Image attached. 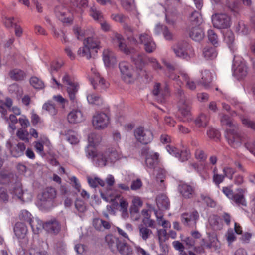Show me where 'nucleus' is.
Masks as SVG:
<instances>
[{"label":"nucleus","instance_id":"obj_49","mask_svg":"<svg viewBox=\"0 0 255 255\" xmlns=\"http://www.w3.org/2000/svg\"><path fill=\"white\" fill-rule=\"evenodd\" d=\"M177 18V13L174 11L171 12L169 11H166L165 15V19L166 23L171 25H174Z\"/></svg>","mask_w":255,"mask_h":255},{"label":"nucleus","instance_id":"obj_30","mask_svg":"<svg viewBox=\"0 0 255 255\" xmlns=\"http://www.w3.org/2000/svg\"><path fill=\"white\" fill-rule=\"evenodd\" d=\"M179 111L183 116L187 117L190 115V103L189 100L183 101L181 100V102H178Z\"/></svg>","mask_w":255,"mask_h":255},{"label":"nucleus","instance_id":"obj_60","mask_svg":"<svg viewBox=\"0 0 255 255\" xmlns=\"http://www.w3.org/2000/svg\"><path fill=\"white\" fill-rule=\"evenodd\" d=\"M208 238L209 243L206 245L208 248H211L212 247L216 246L218 240L215 234L208 233Z\"/></svg>","mask_w":255,"mask_h":255},{"label":"nucleus","instance_id":"obj_63","mask_svg":"<svg viewBox=\"0 0 255 255\" xmlns=\"http://www.w3.org/2000/svg\"><path fill=\"white\" fill-rule=\"evenodd\" d=\"M207 135L210 138L218 139L220 136V132L214 128H210L207 131Z\"/></svg>","mask_w":255,"mask_h":255},{"label":"nucleus","instance_id":"obj_22","mask_svg":"<svg viewBox=\"0 0 255 255\" xmlns=\"http://www.w3.org/2000/svg\"><path fill=\"white\" fill-rule=\"evenodd\" d=\"M112 40L114 44L117 45L121 51L127 54L129 53V51L125 43L124 39L122 35L118 33H114Z\"/></svg>","mask_w":255,"mask_h":255},{"label":"nucleus","instance_id":"obj_19","mask_svg":"<svg viewBox=\"0 0 255 255\" xmlns=\"http://www.w3.org/2000/svg\"><path fill=\"white\" fill-rule=\"evenodd\" d=\"M9 192L12 195L13 198H19L24 190L22 189V185L20 179L17 176V180H15L9 189Z\"/></svg>","mask_w":255,"mask_h":255},{"label":"nucleus","instance_id":"obj_15","mask_svg":"<svg viewBox=\"0 0 255 255\" xmlns=\"http://www.w3.org/2000/svg\"><path fill=\"white\" fill-rule=\"evenodd\" d=\"M91 71L94 75L93 77L90 78V80L93 88L97 90H104L107 88L109 84L106 82L103 78L100 77L99 73L95 69L91 68Z\"/></svg>","mask_w":255,"mask_h":255},{"label":"nucleus","instance_id":"obj_32","mask_svg":"<svg viewBox=\"0 0 255 255\" xmlns=\"http://www.w3.org/2000/svg\"><path fill=\"white\" fill-rule=\"evenodd\" d=\"M105 241L108 245L109 248L113 252L117 251V249L121 242L117 238L110 235L106 236Z\"/></svg>","mask_w":255,"mask_h":255},{"label":"nucleus","instance_id":"obj_55","mask_svg":"<svg viewBox=\"0 0 255 255\" xmlns=\"http://www.w3.org/2000/svg\"><path fill=\"white\" fill-rule=\"evenodd\" d=\"M30 255H48L46 251H41L35 244H33L29 250Z\"/></svg>","mask_w":255,"mask_h":255},{"label":"nucleus","instance_id":"obj_8","mask_svg":"<svg viewBox=\"0 0 255 255\" xmlns=\"http://www.w3.org/2000/svg\"><path fill=\"white\" fill-rule=\"evenodd\" d=\"M152 93L157 102L161 103H164L169 95L168 85L166 83L163 85L157 83L154 86Z\"/></svg>","mask_w":255,"mask_h":255},{"label":"nucleus","instance_id":"obj_41","mask_svg":"<svg viewBox=\"0 0 255 255\" xmlns=\"http://www.w3.org/2000/svg\"><path fill=\"white\" fill-rule=\"evenodd\" d=\"M89 144L87 148L89 147H94L98 145L101 141V137L100 135L92 133L88 136Z\"/></svg>","mask_w":255,"mask_h":255},{"label":"nucleus","instance_id":"obj_20","mask_svg":"<svg viewBox=\"0 0 255 255\" xmlns=\"http://www.w3.org/2000/svg\"><path fill=\"white\" fill-rule=\"evenodd\" d=\"M68 121L71 124L81 122L84 120L83 114L78 109H73L67 115Z\"/></svg>","mask_w":255,"mask_h":255},{"label":"nucleus","instance_id":"obj_37","mask_svg":"<svg viewBox=\"0 0 255 255\" xmlns=\"http://www.w3.org/2000/svg\"><path fill=\"white\" fill-rule=\"evenodd\" d=\"M117 251L122 255H130L133 253V250L131 246L126 243L122 242L121 241L120 243Z\"/></svg>","mask_w":255,"mask_h":255},{"label":"nucleus","instance_id":"obj_58","mask_svg":"<svg viewBox=\"0 0 255 255\" xmlns=\"http://www.w3.org/2000/svg\"><path fill=\"white\" fill-rule=\"evenodd\" d=\"M208 38L210 42L215 46H217L218 44V38L217 34L213 30H208Z\"/></svg>","mask_w":255,"mask_h":255},{"label":"nucleus","instance_id":"obj_25","mask_svg":"<svg viewBox=\"0 0 255 255\" xmlns=\"http://www.w3.org/2000/svg\"><path fill=\"white\" fill-rule=\"evenodd\" d=\"M156 202L160 210H167L169 208L170 201L165 194H162L158 195L156 198Z\"/></svg>","mask_w":255,"mask_h":255},{"label":"nucleus","instance_id":"obj_44","mask_svg":"<svg viewBox=\"0 0 255 255\" xmlns=\"http://www.w3.org/2000/svg\"><path fill=\"white\" fill-rule=\"evenodd\" d=\"M88 182L90 187L92 188H96L98 185L102 187L105 185L104 181L96 176H89Z\"/></svg>","mask_w":255,"mask_h":255},{"label":"nucleus","instance_id":"obj_47","mask_svg":"<svg viewBox=\"0 0 255 255\" xmlns=\"http://www.w3.org/2000/svg\"><path fill=\"white\" fill-rule=\"evenodd\" d=\"M220 123L222 126H226L229 129L236 128V126L232 123L230 117L226 115H223L220 117Z\"/></svg>","mask_w":255,"mask_h":255},{"label":"nucleus","instance_id":"obj_33","mask_svg":"<svg viewBox=\"0 0 255 255\" xmlns=\"http://www.w3.org/2000/svg\"><path fill=\"white\" fill-rule=\"evenodd\" d=\"M19 218L20 220L27 222L30 225L32 230L34 231V224L31 214L25 209L21 210L19 214Z\"/></svg>","mask_w":255,"mask_h":255},{"label":"nucleus","instance_id":"obj_42","mask_svg":"<svg viewBox=\"0 0 255 255\" xmlns=\"http://www.w3.org/2000/svg\"><path fill=\"white\" fill-rule=\"evenodd\" d=\"M42 109L52 116L56 115L57 113L55 105L50 101L43 104Z\"/></svg>","mask_w":255,"mask_h":255},{"label":"nucleus","instance_id":"obj_11","mask_svg":"<svg viewBox=\"0 0 255 255\" xmlns=\"http://www.w3.org/2000/svg\"><path fill=\"white\" fill-rule=\"evenodd\" d=\"M133 39L137 43L143 44L144 49L147 53H152L156 49V44L154 42L152 37L146 33H143L139 35L138 41L134 38Z\"/></svg>","mask_w":255,"mask_h":255},{"label":"nucleus","instance_id":"obj_53","mask_svg":"<svg viewBox=\"0 0 255 255\" xmlns=\"http://www.w3.org/2000/svg\"><path fill=\"white\" fill-rule=\"evenodd\" d=\"M30 84L35 89H42L44 87L43 82L37 77H32L30 80Z\"/></svg>","mask_w":255,"mask_h":255},{"label":"nucleus","instance_id":"obj_1","mask_svg":"<svg viewBox=\"0 0 255 255\" xmlns=\"http://www.w3.org/2000/svg\"><path fill=\"white\" fill-rule=\"evenodd\" d=\"M87 156L93 158L94 164L97 167H103L108 165L109 163H112L119 160L121 158V154L119 151L114 148H109L104 152H100L95 153L93 150L90 152L86 151Z\"/></svg>","mask_w":255,"mask_h":255},{"label":"nucleus","instance_id":"obj_52","mask_svg":"<svg viewBox=\"0 0 255 255\" xmlns=\"http://www.w3.org/2000/svg\"><path fill=\"white\" fill-rule=\"evenodd\" d=\"M90 15L95 20L99 22L103 19V15L96 7L92 6L90 9Z\"/></svg>","mask_w":255,"mask_h":255},{"label":"nucleus","instance_id":"obj_5","mask_svg":"<svg viewBox=\"0 0 255 255\" xmlns=\"http://www.w3.org/2000/svg\"><path fill=\"white\" fill-rule=\"evenodd\" d=\"M121 78L123 80L128 84L132 83L136 77L134 75V71L132 66L128 62L123 61L119 64Z\"/></svg>","mask_w":255,"mask_h":255},{"label":"nucleus","instance_id":"obj_31","mask_svg":"<svg viewBox=\"0 0 255 255\" xmlns=\"http://www.w3.org/2000/svg\"><path fill=\"white\" fill-rule=\"evenodd\" d=\"M93 226L95 229L100 231H103L105 229H109L111 228V224L109 222L99 218L93 219Z\"/></svg>","mask_w":255,"mask_h":255},{"label":"nucleus","instance_id":"obj_27","mask_svg":"<svg viewBox=\"0 0 255 255\" xmlns=\"http://www.w3.org/2000/svg\"><path fill=\"white\" fill-rule=\"evenodd\" d=\"M178 190L185 198H191L194 194L192 187L186 183H181L179 185Z\"/></svg>","mask_w":255,"mask_h":255},{"label":"nucleus","instance_id":"obj_18","mask_svg":"<svg viewBox=\"0 0 255 255\" xmlns=\"http://www.w3.org/2000/svg\"><path fill=\"white\" fill-rule=\"evenodd\" d=\"M44 229L47 232L52 234H58L61 229V225L59 222L55 219L49 220L42 225Z\"/></svg>","mask_w":255,"mask_h":255},{"label":"nucleus","instance_id":"obj_38","mask_svg":"<svg viewBox=\"0 0 255 255\" xmlns=\"http://www.w3.org/2000/svg\"><path fill=\"white\" fill-rule=\"evenodd\" d=\"M212 81V76L209 71L206 70L202 72V77L199 83L206 88L209 86Z\"/></svg>","mask_w":255,"mask_h":255},{"label":"nucleus","instance_id":"obj_4","mask_svg":"<svg viewBox=\"0 0 255 255\" xmlns=\"http://www.w3.org/2000/svg\"><path fill=\"white\" fill-rule=\"evenodd\" d=\"M159 154L157 153H146L145 163L149 168L154 169V174L157 175H164L168 173V172L162 166H157L158 162Z\"/></svg>","mask_w":255,"mask_h":255},{"label":"nucleus","instance_id":"obj_61","mask_svg":"<svg viewBox=\"0 0 255 255\" xmlns=\"http://www.w3.org/2000/svg\"><path fill=\"white\" fill-rule=\"evenodd\" d=\"M138 76L144 78L147 82L150 81L152 78L151 74L142 68L138 69Z\"/></svg>","mask_w":255,"mask_h":255},{"label":"nucleus","instance_id":"obj_39","mask_svg":"<svg viewBox=\"0 0 255 255\" xmlns=\"http://www.w3.org/2000/svg\"><path fill=\"white\" fill-rule=\"evenodd\" d=\"M138 229L139 236L144 241H146L153 233L151 230L143 225H140L138 226Z\"/></svg>","mask_w":255,"mask_h":255},{"label":"nucleus","instance_id":"obj_9","mask_svg":"<svg viewBox=\"0 0 255 255\" xmlns=\"http://www.w3.org/2000/svg\"><path fill=\"white\" fill-rule=\"evenodd\" d=\"M224 194L230 200H232L238 205L246 206V202L244 197L243 191L241 189H238V192H233L227 187H223L222 189Z\"/></svg>","mask_w":255,"mask_h":255},{"label":"nucleus","instance_id":"obj_21","mask_svg":"<svg viewBox=\"0 0 255 255\" xmlns=\"http://www.w3.org/2000/svg\"><path fill=\"white\" fill-rule=\"evenodd\" d=\"M103 60L107 67H111L116 63L114 53L109 49H105L103 52Z\"/></svg>","mask_w":255,"mask_h":255},{"label":"nucleus","instance_id":"obj_56","mask_svg":"<svg viewBox=\"0 0 255 255\" xmlns=\"http://www.w3.org/2000/svg\"><path fill=\"white\" fill-rule=\"evenodd\" d=\"M122 5L128 11H132L135 8L134 0H122Z\"/></svg>","mask_w":255,"mask_h":255},{"label":"nucleus","instance_id":"obj_40","mask_svg":"<svg viewBox=\"0 0 255 255\" xmlns=\"http://www.w3.org/2000/svg\"><path fill=\"white\" fill-rule=\"evenodd\" d=\"M189 20L192 25L198 26L202 23V18L198 11H194L191 14Z\"/></svg>","mask_w":255,"mask_h":255},{"label":"nucleus","instance_id":"obj_34","mask_svg":"<svg viewBox=\"0 0 255 255\" xmlns=\"http://www.w3.org/2000/svg\"><path fill=\"white\" fill-rule=\"evenodd\" d=\"M67 9L61 6L56 7L55 12L57 17L63 23H69L70 19L67 17Z\"/></svg>","mask_w":255,"mask_h":255},{"label":"nucleus","instance_id":"obj_23","mask_svg":"<svg viewBox=\"0 0 255 255\" xmlns=\"http://www.w3.org/2000/svg\"><path fill=\"white\" fill-rule=\"evenodd\" d=\"M8 147L10 148V152L12 156L18 157L22 155L25 150V145L22 142H19L12 147L10 143H7Z\"/></svg>","mask_w":255,"mask_h":255},{"label":"nucleus","instance_id":"obj_51","mask_svg":"<svg viewBox=\"0 0 255 255\" xmlns=\"http://www.w3.org/2000/svg\"><path fill=\"white\" fill-rule=\"evenodd\" d=\"M209 119L204 114H201L195 120L196 125L199 127H205L208 123Z\"/></svg>","mask_w":255,"mask_h":255},{"label":"nucleus","instance_id":"obj_17","mask_svg":"<svg viewBox=\"0 0 255 255\" xmlns=\"http://www.w3.org/2000/svg\"><path fill=\"white\" fill-rule=\"evenodd\" d=\"M199 217V215L197 211H194L191 213H184L181 216L182 222L186 226L196 228Z\"/></svg>","mask_w":255,"mask_h":255},{"label":"nucleus","instance_id":"obj_2","mask_svg":"<svg viewBox=\"0 0 255 255\" xmlns=\"http://www.w3.org/2000/svg\"><path fill=\"white\" fill-rule=\"evenodd\" d=\"M57 196L55 188L47 187L39 195L38 205L40 209L43 211H48L54 207V200Z\"/></svg>","mask_w":255,"mask_h":255},{"label":"nucleus","instance_id":"obj_36","mask_svg":"<svg viewBox=\"0 0 255 255\" xmlns=\"http://www.w3.org/2000/svg\"><path fill=\"white\" fill-rule=\"evenodd\" d=\"M178 78L183 80L186 82V86L191 90H194L196 89V84L193 80H191L188 74L184 72H181Z\"/></svg>","mask_w":255,"mask_h":255},{"label":"nucleus","instance_id":"obj_48","mask_svg":"<svg viewBox=\"0 0 255 255\" xmlns=\"http://www.w3.org/2000/svg\"><path fill=\"white\" fill-rule=\"evenodd\" d=\"M87 99L88 102L91 104L100 105L103 103L102 98L98 95L94 93L88 94L87 96Z\"/></svg>","mask_w":255,"mask_h":255},{"label":"nucleus","instance_id":"obj_54","mask_svg":"<svg viewBox=\"0 0 255 255\" xmlns=\"http://www.w3.org/2000/svg\"><path fill=\"white\" fill-rule=\"evenodd\" d=\"M209 223L210 226L214 230L220 229L221 227L219 224V217L216 215H212L210 216L209 219Z\"/></svg>","mask_w":255,"mask_h":255},{"label":"nucleus","instance_id":"obj_16","mask_svg":"<svg viewBox=\"0 0 255 255\" xmlns=\"http://www.w3.org/2000/svg\"><path fill=\"white\" fill-rule=\"evenodd\" d=\"M109 123V117L104 113H97L93 118V125L98 129L106 128Z\"/></svg>","mask_w":255,"mask_h":255},{"label":"nucleus","instance_id":"obj_13","mask_svg":"<svg viewBox=\"0 0 255 255\" xmlns=\"http://www.w3.org/2000/svg\"><path fill=\"white\" fill-rule=\"evenodd\" d=\"M189 48V44L185 41H180L173 45L172 49L178 57L188 60L189 56L187 50Z\"/></svg>","mask_w":255,"mask_h":255},{"label":"nucleus","instance_id":"obj_46","mask_svg":"<svg viewBox=\"0 0 255 255\" xmlns=\"http://www.w3.org/2000/svg\"><path fill=\"white\" fill-rule=\"evenodd\" d=\"M8 91L12 95L16 96V97L20 96L22 93L23 90L17 84L13 83L8 87Z\"/></svg>","mask_w":255,"mask_h":255},{"label":"nucleus","instance_id":"obj_3","mask_svg":"<svg viewBox=\"0 0 255 255\" xmlns=\"http://www.w3.org/2000/svg\"><path fill=\"white\" fill-rule=\"evenodd\" d=\"M232 69L233 76L238 80L243 79L248 73V68L246 62L235 56L233 59Z\"/></svg>","mask_w":255,"mask_h":255},{"label":"nucleus","instance_id":"obj_14","mask_svg":"<svg viewBox=\"0 0 255 255\" xmlns=\"http://www.w3.org/2000/svg\"><path fill=\"white\" fill-rule=\"evenodd\" d=\"M62 81L67 85V91L70 100L74 103L75 101V95L78 90L77 84L72 82L70 76L66 73L62 78Z\"/></svg>","mask_w":255,"mask_h":255},{"label":"nucleus","instance_id":"obj_35","mask_svg":"<svg viewBox=\"0 0 255 255\" xmlns=\"http://www.w3.org/2000/svg\"><path fill=\"white\" fill-rule=\"evenodd\" d=\"M203 55L207 60H212L217 55V52L215 47L206 46L203 50Z\"/></svg>","mask_w":255,"mask_h":255},{"label":"nucleus","instance_id":"obj_7","mask_svg":"<svg viewBox=\"0 0 255 255\" xmlns=\"http://www.w3.org/2000/svg\"><path fill=\"white\" fill-rule=\"evenodd\" d=\"M99 42L95 37H88L84 41V46L80 47L78 51V55L82 57H86L89 59L91 57L90 49L98 48Z\"/></svg>","mask_w":255,"mask_h":255},{"label":"nucleus","instance_id":"obj_43","mask_svg":"<svg viewBox=\"0 0 255 255\" xmlns=\"http://www.w3.org/2000/svg\"><path fill=\"white\" fill-rule=\"evenodd\" d=\"M65 136L67 140L71 144H76L79 141L78 135L72 130L66 131Z\"/></svg>","mask_w":255,"mask_h":255},{"label":"nucleus","instance_id":"obj_10","mask_svg":"<svg viewBox=\"0 0 255 255\" xmlns=\"http://www.w3.org/2000/svg\"><path fill=\"white\" fill-rule=\"evenodd\" d=\"M134 136L139 142L147 144L153 139V134L151 130L141 127L134 130Z\"/></svg>","mask_w":255,"mask_h":255},{"label":"nucleus","instance_id":"obj_50","mask_svg":"<svg viewBox=\"0 0 255 255\" xmlns=\"http://www.w3.org/2000/svg\"><path fill=\"white\" fill-rule=\"evenodd\" d=\"M17 178V176H0V184L7 185L9 188Z\"/></svg>","mask_w":255,"mask_h":255},{"label":"nucleus","instance_id":"obj_57","mask_svg":"<svg viewBox=\"0 0 255 255\" xmlns=\"http://www.w3.org/2000/svg\"><path fill=\"white\" fill-rule=\"evenodd\" d=\"M111 17L115 21L123 24L126 22L128 18L127 16L121 13H113L111 14Z\"/></svg>","mask_w":255,"mask_h":255},{"label":"nucleus","instance_id":"obj_26","mask_svg":"<svg viewBox=\"0 0 255 255\" xmlns=\"http://www.w3.org/2000/svg\"><path fill=\"white\" fill-rule=\"evenodd\" d=\"M14 231L15 236L19 239H24L28 230L25 224L22 222H17L14 228Z\"/></svg>","mask_w":255,"mask_h":255},{"label":"nucleus","instance_id":"obj_62","mask_svg":"<svg viewBox=\"0 0 255 255\" xmlns=\"http://www.w3.org/2000/svg\"><path fill=\"white\" fill-rule=\"evenodd\" d=\"M236 30L238 33H241L243 35H246L248 32V28L243 21H239L238 22L236 27Z\"/></svg>","mask_w":255,"mask_h":255},{"label":"nucleus","instance_id":"obj_28","mask_svg":"<svg viewBox=\"0 0 255 255\" xmlns=\"http://www.w3.org/2000/svg\"><path fill=\"white\" fill-rule=\"evenodd\" d=\"M189 36L195 41H200L204 36L203 30L199 26L192 27L189 31Z\"/></svg>","mask_w":255,"mask_h":255},{"label":"nucleus","instance_id":"obj_59","mask_svg":"<svg viewBox=\"0 0 255 255\" xmlns=\"http://www.w3.org/2000/svg\"><path fill=\"white\" fill-rule=\"evenodd\" d=\"M32 195L31 192L27 190H24L21 196H19L18 199L23 202H27L32 200Z\"/></svg>","mask_w":255,"mask_h":255},{"label":"nucleus","instance_id":"obj_29","mask_svg":"<svg viewBox=\"0 0 255 255\" xmlns=\"http://www.w3.org/2000/svg\"><path fill=\"white\" fill-rule=\"evenodd\" d=\"M131 59L138 69L146 64V56L144 53H136L132 56Z\"/></svg>","mask_w":255,"mask_h":255},{"label":"nucleus","instance_id":"obj_45","mask_svg":"<svg viewBox=\"0 0 255 255\" xmlns=\"http://www.w3.org/2000/svg\"><path fill=\"white\" fill-rule=\"evenodd\" d=\"M9 75L11 79L16 81L22 80L25 77V73L23 71L18 69L11 71Z\"/></svg>","mask_w":255,"mask_h":255},{"label":"nucleus","instance_id":"obj_64","mask_svg":"<svg viewBox=\"0 0 255 255\" xmlns=\"http://www.w3.org/2000/svg\"><path fill=\"white\" fill-rule=\"evenodd\" d=\"M241 120L244 125L255 131V122L245 118H242Z\"/></svg>","mask_w":255,"mask_h":255},{"label":"nucleus","instance_id":"obj_24","mask_svg":"<svg viewBox=\"0 0 255 255\" xmlns=\"http://www.w3.org/2000/svg\"><path fill=\"white\" fill-rule=\"evenodd\" d=\"M224 40L228 45L231 51L234 52L236 50L235 36L232 31L229 30L226 31L224 35Z\"/></svg>","mask_w":255,"mask_h":255},{"label":"nucleus","instance_id":"obj_12","mask_svg":"<svg viewBox=\"0 0 255 255\" xmlns=\"http://www.w3.org/2000/svg\"><path fill=\"white\" fill-rule=\"evenodd\" d=\"M214 26L218 29L227 28L230 26V17L226 14H215L212 17Z\"/></svg>","mask_w":255,"mask_h":255},{"label":"nucleus","instance_id":"obj_6","mask_svg":"<svg viewBox=\"0 0 255 255\" xmlns=\"http://www.w3.org/2000/svg\"><path fill=\"white\" fill-rule=\"evenodd\" d=\"M225 136L229 145L234 148L240 147L244 141L243 137L238 132L236 128L227 129Z\"/></svg>","mask_w":255,"mask_h":255}]
</instances>
